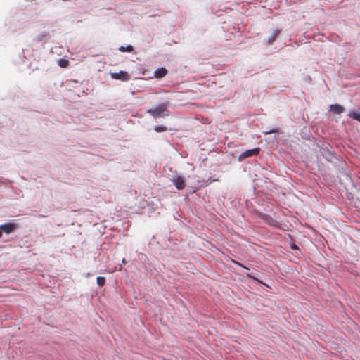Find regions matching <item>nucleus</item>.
Wrapping results in <instances>:
<instances>
[{
    "mask_svg": "<svg viewBox=\"0 0 360 360\" xmlns=\"http://www.w3.org/2000/svg\"><path fill=\"white\" fill-rule=\"evenodd\" d=\"M167 105L168 103L160 104L155 108L148 109L147 113L150 114L155 119L169 116Z\"/></svg>",
    "mask_w": 360,
    "mask_h": 360,
    "instance_id": "f257e3e1",
    "label": "nucleus"
},
{
    "mask_svg": "<svg viewBox=\"0 0 360 360\" xmlns=\"http://www.w3.org/2000/svg\"><path fill=\"white\" fill-rule=\"evenodd\" d=\"M260 150H261V149L259 147H257V148H255L250 149V150H247L244 151L243 153H242L239 155L238 160L240 161H242V160L246 159L247 158L254 156V155H259Z\"/></svg>",
    "mask_w": 360,
    "mask_h": 360,
    "instance_id": "f03ea898",
    "label": "nucleus"
},
{
    "mask_svg": "<svg viewBox=\"0 0 360 360\" xmlns=\"http://www.w3.org/2000/svg\"><path fill=\"white\" fill-rule=\"evenodd\" d=\"M110 75L112 79H119L121 81H128L130 79L129 73L123 70H121L119 72L111 73Z\"/></svg>",
    "mask_w": 360,
    "mask_h": 360,
    "instance_id": "7ed1b4c3",
    "label": "nucleus"
},
{
    "mask_svg": "<svg viewBox=\"0 0 360 360\" xmlns=\"http://www.w3.org/2000/svg\"><path fill=\"white\" fill-rule=\"evenodd\" d=\"M18 226L14 223H8L0 226V229L2 230V232H4L7 234L11 233L15 230H16Z\"/></svg>",
    "mask_w": 360,
    "mask_h": 360,
    "instance_id": "20e7f679",
    "label": "nucleus"
},
{
    "mask_svg": "<svg viewBox=\"0 0 360 360\" xmlns=\"http://www.w3.org/2000/svg\"><path fill=\"white\" fill-rule=\"evenodd\" d=\"M172 181L178 190H181L185 188V181L184 178L180 176H174L172 179Z\"/></svg>",
    "mask_w": 360,
    "mask_h": 360,
    "instance_id": "39448f33",
    "label": "nucleus"
},
{
    "mask_svg": "<svg viewBox=\"0 0 360 360\" xmlns=\"http://www.w3.org/2000/svg\"><path fill=\"white\" fill-rule=\"evenodd\" d=\"M280 30H274L271 35L267 39V45L272 44L276 39L277 37L280 34Z\"/></svg>",
    "mask_w": 360,
    "mask_h": 360,
    "instance_id": "423d86ee",
    "label": "nucleus"
},
{
    "mask_svg": "<svg viewBox=\"0 0 360 360\" xmlns=\"http://www.w3.org/2000/svg\"><path fill=\"white\" fill-rule=\"evenodd\" d=\"M167 74V70L165 68H159L154 72L156 78H162Z\"/></svg>",
    "mask_w": 360,
    "mask_h": 360,
    "instance_id": "0eeeda50",
    "label": "nucleus"
},
{
    "mask_svg": "<svg viewBox=\"0 0 360 360\" xmlns=\"http://www.w3.org/2000/svg\"><path fill=\"white\" fill-rule=\"evenodd\" d=\"M330 110L335 114H341L344 111V108L339 104H332L330 105Z\"/></svg>",
    "mask_w": 360,
    "mask_h": 360,
    "instance_id": "6e6552de",
    "label": "nucleus"
},
{
    "mask_svg": "<svg viewBox=\"0 0 360 360\" xmlns=\"http://www.w3.org/2000/svg\"><path fill=\"white\" fill-rule=\"evenodd\" d=\"M348 116L354 120H358L360 122V113L359 112L352 111L348 114Z\"/></svg>",
    "mask_w": 360,
    "mask_h": 360,
    "instance_id": "1a4fd4ad",
    "label": "nucleus"
},
{
    "mask_svg": "<svg viewBox=\"0 0 360 360\" xmlns=\"http://www.w3.org/2000/svg\"><path fill=\"white\" fill-rule=\"evenodd\" d=\"M119 51H120L121 52H125V51H127V52H133L134 51V47L131 45H129L126 47L124 46H120L119 48Z\"/></svg>",
    "mask_w": 360,
    "mask_h": 360,
    "instance_id": "9d476101",
    "label": "nucleus"
},
{
    "mask_svg": "<svg viewBox=\"0 0 360 360\" xmlns=\"http://www.w3.org/2000/svg\"><path fill=\"white\" fill-rule=\"evenodd\" d=\"M154 130L156 132H164L167 130V128L163 125H158L155 127Z\"/></svg>",
    "mask_w": 360,
    "mask_h": 360,
    "instance_id": "9b49d317",
    "label": "nucleus"
},
{
    "mask_svg": "<svg viewBox=\"0 0 360 360\" xmlns=\"http://www.w3.org/2000/svg\"><path fill=\"white\" fill-rule=\"evenodd\" d=\"M58 63L61 68H66L69 65V61L66 59H60Z\"/></svg>",
    "mask_w": 360,
    "mask_h": 360,
    "instance_id": "f8f14e48",
    "label": "nucleus"
},
{
    "mask_svg": "<svg viewBox=\"0 0 360 360\" xmlns=\"http://www.w3.org/2000/svg\"><path fill=\"white\" fill-rule=\"evenodd\" d=\"M96 281H97L98 285H99L101 287H103L105 283V277L98 276V277H97Z\"/></svg>",
    "mask_w": 360,
    "mask_h": 360,
    "instance_id": "ddd939ff",
    "label": "nucleus"
},
{
    "mask_svg": "<svg viewBox=\"0 0 360 360\" xmlns=\"http://www.w3.org/2000/svg\"><path fill=\"white\" fill-rule=\"evenodd\" d=\"M232 262L236 264H237V265H238V266H241V267H243V268H244V269H248V270L249 269L248 267H246L245 266H244L241 263H240V262H237V261H236L234 259H232Z\"/></svg>",
    "mask_w": 360,
    "mask_h": 360,
    "instance_id": "4468645a",
    "label": "nucleus"
},
{
    "mask_svg": "<svg viewBox=\"0 0 360 360\" xmlns=\"http://www.w3.org/2000/svg\"><path fill=\"white\" fill-rule=\"evenodd\" d=\"M278 129H271L269 131H265L264 134H270L278 133Z\"/></svg>",
    "mask_w": 360,
    "mask_h": 360,
    "instance_id": "2eb2a0df",
    "label": "nucleus"
},
{
    "mask_svg": "<svg viewBox=\"0 0 360 360\" xmlns=\"http://www.w3.org/2000/svg\"><path fill=\"white\" fill-rule=\"evenodd\" d=\"M246 275H247V276H248V278H252V279H253V280H255V281H259L256 278H255V277H254L253 276H252L251 274H247Z\"/></svg>",
    "mask_w": 360,
    "mask_h": 360,
    "instance_id": "dca6fc26",
    "label": "nucleus"
},
{
    "mask_svg": "<svg viewBox=\"0 0 360 360\" xmlns=\"http://www.w3.org/2000/svg\"><path fill=\"white\" fill-rule=\"evenodd\" d=\"M292 249H297V246L296 245H292Z\"/></svg>",
    "mask_w": 360,
    "mask_h": 360,
    "instance_id": "f3484780",
    "label": "nucleus"
},
{
    "mask_svg": "<svg viewBox=\"0 0 360 360\" xmlns=\"http://www.w3.org/2000/svg\"><path fill=\"white\" fill-rule=\"evenodd\" d=\"M269 223H270L271 225L276 226V222H275V223H274V221H272L271 222H270V221H269Z\"/></svg>",
    "mask_w": 360,
    "mask_h": 360,
    "instance_id": "a211bd4d",
    "label": "nucleus"
}]
</instances>
